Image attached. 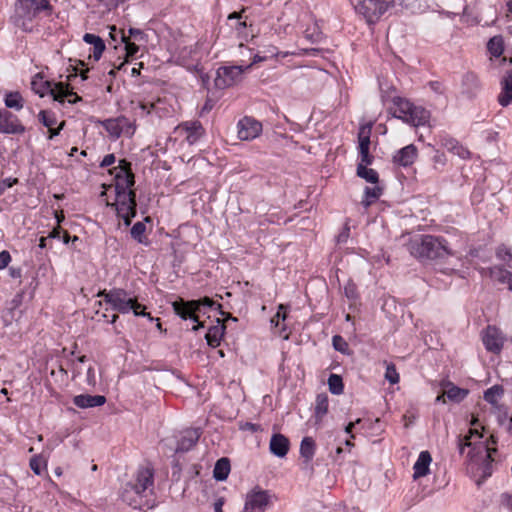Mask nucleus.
<instances>
[{
  "instance_id": "obj_57",
  "label": "nucleus",
  "mask_w": 512,
  "mask_h": 512,
  "mask_svg": "<svg viewBox=\"0 0 512 512\" xmlns=\"http://www.w3.org/2000/svg\"><path fill=\"white\" fill-rule=\"evenodd\" d=\"M47 238L52 239H60L61 238V228L60 226H56L47 236Z\"/></svg>"
},
{
  "instance_id": "obj_30",
  "label": "nucleus",
  "mask_w": 512,
  "mask_h": 512,
  "mask_svg": "<svg viewBox=\"0 0 512 512\" xmlns=\"http://www.w3.org/2000/svg\"><path fill=\"white\" fill-rule=\"evenodd\" d=\"M4 103L6 108L20 111L24 107V99L22 95L15 92H6L4 96Z\"/></svg>"
},
{
  "instance_id": "obj_38",
  "label": "nucleus",
  "mask_w": 512,
  "mask_h": 512,
  "mask_svg": "<svg viewBox=\"0 0 512 512\" xmlns=\"http://www.w3.org/2000/svg\"><path fill=\"white\" fill-rule=\"evenodd\" d=\"M196 54L197 52L192 46L184 47L179 53L178 60L181 65L189 67L193 65V61L197 60Z\"/></svg>"
},
{
  "instance_id": "obj_25",
  "label": "nucleus",
  "mask_w": 512,
  "mask_h": 512,
  "mask_svg": "<svg viewBox=\"0 0 512 512\" xmlns=\"http://www.w3.org/2000/svg\"><path fill=\"white\" fill-rule=\"evenodd\" d=\"M83 40L92 45V53L89 54V58H93L95 61H98L105 50V43L102 38L95 34L86 33L83 36Z\"/></svg>"
},
{
  "instance_id": "obj_46",
  "label": "nucleus",
  "mask_w": 512,
  "mask_h": 512,
  "mask_svg": "<svg viewBox=\"0 0 512 512\" xmlns=\"http://www.w3.org/2000/svg\"><path fill=\"white\" fill-rule=\"evenodd\" d=\"M122 41L125 44L127 57H134L139 51V46L135 43V41H130L125 32H122Z\"/></svg>"
},
{
  "instance_id": "obj_16",
  "label": "nucleus",
  "mask_w": 512,
  "mask_h": 512,
  "mask_svg": "<svg viewBox=\"0 0 512 512\" xmlns=\"http://www.w3.org/2000/svg\"><path fill=\"white\" fill-rule=\"evenodd\" d=\"M147 496L153 493L154 472L151 467H142L137 471L135 483H132Z\"/></svg>"
},
{
  "instance_id": "obj_1",
  "label": "nucleus",
  "mask_w": 512,
  "mask_h": 512,
  "mask_svg": "<svg viewBox=\"0 0 512 512\" xmlns=\"http://www.w3.org/2000/svg\"><path fill=\"white\" fill-rule=\"evenodd\" d=\"M466 453V458L471 465L478 466L483 475H491L492 453L496 452L495 448H491L487 441L483 440V434L477 429H470L469 433L459 439V452L461 455Z\"/></svg>"
},
{
  "instance_id": "obj_8",
  "label": "nucleus",
  "mask_w": 512,
  "mask_h": 512,
  "mask_svg": "<svg viewBox=\"0 0 512 512\" xmlns=\"http://www.w3.org/2000/svg\"><path fill=\"white\" fill-rule=\"evenodd\" d=\"M251 65H231L221 66L216 71L214 79L215 86L219 89H225L236 85L243 79V73L248 71Z\"/></svg>"
},
{
  "instance_id": "obj_42",
  "label": "nucleus",
  "mask_w": 512,
  "mask_h": 512,
  "mask_svg": "<svg viewBox=\"0 0 512 512\" xmlns=\"http://www.w3.org/2000/svg\"><path fill=\"white\" fill-rule=\"evenodd\" d=\"M29 465L36 475H41L47 467V460L42 455H37L30 459Z\"/></svg>"
},
{
  "instance_id": "obj_35",
  "label": "nucleus",
  "mask_w": 512,
  "mask_h": 512,
  "mask_svg": "<svg viewBox=\"0 0 512 512\" xmlns=\"http://www.w3.org/2000/svg\"><path fill=\"white\" fill-rule=\"evenodd\" d=\"M382 195V188L375 184L373 187H366L364 190V199L362 201L365 207L370 206Z\"/></svg>"
},
{
  "instance_id": "obj_39",
  "label": "nucleus",
  "mask_w": 512,
  "mask_h": 512,
  "mask_svg": "<svg viewBox=\"0 0 512 512\" xmlns=\"http://www.w3.org/2000/svg\"><path fill=\"white\" fill-rule=\"evenodd\" d=\"M146 226L143 222H136L131 228V236L138 243L147 245L148 240L145 236Z\"/></svg>"
},
{
  "instance_id": "obj_14",
  "label": "nucleus",
  "mask_w": 512,
  "mask_h": 512,
  "mask_svg": "<svg viewBox=\"0 0 512 512\" xmlns=\"http://www.w3.org/2000/svg\"><path fill=\"white\" fill-rule=\"evenodd\" d=\"M25 127L19 118L7 109H0V133L23 134Z\"/></svg>"
},
{
  "instance_id": "obj_5",
  "label": "nucleus",
  "mask_w": 512,
  "mask_h": 512,
  "mask_svg": "<svg viewBox=\"0 0 512 512\" xmlns=\"http://www.w3.org/2000/svg\"><path fill=\"white\" fill-rule=\"evenodd\" d=\"M31 85L35 93L41 97L49 93L55 101L60 103L68 102L69 104H74L81 100L75 92L70 90L68 84L62 82L52 84L48 81H43V78L39 75L33 78Z\"/></svg>"
},
{
  "instance_id": "obj_22",
  "label": "nucleus",
  "mask_w": 512,
  "mask_h": 512,
  "mask_svg": "<svg viewBox=\"0 0 512 512\" xmlns=\"http://www.w3.org/2000/svg\"><path fill=\"white\" fill-rule=\"evenodd\" d=\"M106 398L102 395H77L73 399V403L79 408L99 407L105 404Z\"/></svg>"
},
{
  "instance_id": "obj_31",
  "label": "nucleus",
  "mask_w": 512,
  "mask_h": 512,
  "mask_svg": "<svg viewBox=\"0 0 512 512\" xmlns=\"http://www.w3.org/2000/svg\"><path fill=\"white\" fill-rule=\"evenodd\" d=\"M230 472V461L227 458L219 459L213 470V477L218 481H224L227 479Z\"/></svg>"
},
{
  "instance_id": "obj_33",
  "label": "nucleus",
  "mask_w": 512,
  "mask_h": 512,
  "mask_svg": "<svg viewBox=\"0 0 512 512\" xmlns=\"http://www.w3.org/2000/svg\"><path fill=\"white\" fill-rule=\"evenodd\" d=\"M444 395L451 401L460 402L468 395V390L449 383L446 385Z\"/></svg>"
},
{
  "instance_id": "obj_15",
  "label": "nucleus",
  "mask_w": 512,
  "mask_h": 512,
  "mask_svg": "<svg viewBox=\"0 0 512 512\" xmlns=\"http://www.w3.org/2000/svg\"><path fill=\"white\" fill-rule=\"evenodd\" d=\"M176 132L185 135L186 141L192 145L203 136L204 128L197 120L186 121L176 127Z\"/></svg>"
},
{
  "instance_id": "obj_52",
  "label": "nucleus",
  "mask_w": 512,
  "mask_h": 512,
  "mask_svg": "<svg viewBox=\"0 0 512 512\" xmlns=\"http://www.w3.org/2000/svg\"><path fill=\"white\" fill-rule=\"evenodd\" d=\"M115 163V156L114 154H107L103 160L101 161V167H108Z\"/></svg>"
},
{
  "instance_id": "obj_23",
  "label": "nucleus",
  "mask_w": 512,
  "mask_h": 512,
  "mask_svg": "<svg viewBox=\"0 0 512 512\" xmlns=\"http://www.w3.org/2000/svg\"><path fill=\"white\" fill-rule=\"evenodd\" d=\"M270 451L277 457H284L289 450V440L282 434H274L270 440Z\"/></svg>"
},
{
  "instance_id": "obj_45",
  "label": "nucleus",
  "mask_w": 512,
  "mask_h": 512,
  "mask_svg": "<svg viewBox=\"0 0 512 512\" xmlns=\"http://www.w3.org/2000/svg\"><path fill=\"white\" fill-rule=\"evenodd\" d=\"M496 255L498 259L505 262L508 267L512 268V252L510 248L506 246H500L496 251Z\"/></svg>"
},
{
  "instance_id": "obj_9",
  "label": "nucleus",
  "mask_w": 512,
  "mask_h": 512,
  "mask_svg": "<svg viewBox=\"0 0 512 512\" xmlns=\"http://www.w3.org/2000/svg\"><path fill=\"white\" fill-rule=\"evenodd\" d=\"M114 205L117 215L124 220L126 226H129L136 215L135 192H118Z\"/></svg>"
},
{
  "instance_id": "obj_26",
  "label": "nucleus",
  "mask_w": 512,
  "mask_h": 512,
  "mask_svg": "<svg viewBox=\"0 0 512 512\" xmlns=\"http://www.w3.org/2000/svg\"><path fill=\"white\" fill-rule=\"evenodd\" d=\"M440 144L448 151L452 152L453 154L459 156L462 159H467L470 157L469 150L453 138L446 136L441 137Z\"/></svg>"
},
{
  "instance_id": "obj_3",
  "label": "nucleus",
  "mask_w": 512,
  "mask_h": 512,
  "mask_svg": "<svg viewBox=\"0 0 512 512\" xmlns=\"http://www.w3.org/2000/svg\"><path fill=\"white\" fill-rule=\"evenodd\" d=\"M411 254L421 259H435L450 255L447 241L442 237L423 235L410 244Z\"/></svg>"
},
{
  "instance_id": "obj_27",
  "label": "nucleus",
  "mask_w": 512,
  "mask_h": 512,
  "mask_svg": "<svg viewBox=\"0 0 512 512\" xmlns=\"http://www.w3.org/2000/svg\"><path fill=\"white\" fill-rule=\"evenodd\" d=\"M287 310H288L287 306L280 304L278 306L277 313L271 318V324L275 328H279L278 334L285 340H287L289 338V334L285 333L287 330L286 325H285V320L287 317Z\"/></svg>"
},
{
  "instance_id": "obj_63",
  "label": "nucleus",
  "mask_w": 512,
  "mask_h": 512,
  "mask_svg": "<svg viewBox=\"0 0 512 512\" xmlns=\"http://www.w3.org/2000/svg\"><path fill=\"white\" fill-rule=\"evenodd\" d=\"M11 277L13 278H19L21 276L20 269L10 268L9 270Z\"/></svg>"
},
{
  "instance_id": "obj_53",
  "label": "nucleus",
  "mask_w": 512,
  "mask_h": 512,
  "mask_svg": "<svg viewBox=\"0 0 512 512\" xmlns=\"http://www.w3.org/2000/svg\"><path fill=\"white\" fill-rule=\"evenodd\" d=\"M64 127V122H61L57 128L52 127L51 129H48L49 135L48 139H53L55 136L59 135L60 131Z\"/></svg>"
},
{
  "instance_id": "obj_54",
  "label": "nucleus",
  "mask_w": 512,
  "mask_h": 512,
  "mask_svg": "<svg viewBox=\"0 0 512 512\" xmlns=\"http://www.w3.org/2000/svg\"><path fill=\"white\" fill-rule=\"evenodd\" d=\"M429 86L435 93L442 94L444 92L443 85L438 81L430 82Z\"/></svg>"
},
{
  "instance_id": "obj_47",
  "label": "nucleus",
  "mask_w": 512,
  "mask_h": 512,
  "mask_svg": "<svg viewBox=\"0 0 512 512\" xmlns=\"http://www.w3.org/2000/svg\"><path fill=\"white\" fill-rule=\"evenodd\" d=\"M133 104V114L134 116L144 117L151 113V109L154 107L153 104L147 105L141 102Z\"/></svg>"
},
{
  "instance_id": "obj_6",
  "label": "nucleus",
  "mask_w": 512,
  "mask_h": 512,
  "mask_svg": "<svg viewBox=\"0 0 512 512\" xmlns=\"http://www.w3.org/2000/svg\"><path fill=\"white\" fill-rule=\"evenodd\" d=\"M215 305L216 303L208 297H204L203 299L200 300L191 301H184L183 299H180L179 301H175L172 303L173 310L179 317H181L184 320L189 318L197 323V325L193 326L194 331H197L204 326L203 323L200 322L198 319V313L201 312L202 308H212Z\"/></svg>"
},
{
  "instance_id": "obj_50",
  "label": "nucleus",
  "mask_w": 512,
  "mask_h": 512,
  "mask_svg": "<svg viewBox=\"0 0 512 512\" xmlns=\"http://www.w3.org/2000/svg\"><path fill=\"white\" fill-rule=\"evenodd\" d=\"M11 261V256L8 251L0 252V270L6 268Z\"/></svg>"
},
{
  "instance_id": "obj_28",
  "label": "nucleus",
  "mask_w": 512,
  "mask_h": 512,
  "mask_svg": "<svg viewBox=\"0 0 512 512\" xmlns=\"http://www.w3.org/2000/svg\"><path fill=\"white\" fill-rule=\"evenodd\" d=\"M225 326L221 323L220 319H217V325H214L208 329L206 333L207 344L213 348L218 347L224 335Z\"/></svg>"
},
{
  "instance_id": "obj_51",
  "label": "nucleus",
  "mask_w": 512,
  "mask_h": 512,
  "mask_svg": "<svg viewBox=\"0 0 512 512\" xmlns=\"http://www.w3.org/2000/svg\"><path fill=\"white\" fill-rule=\"evenodd\" d=\"M101 4H103L106 9L111 10L117 7L120 3H123L125 0H97Z\"/></svg>"
},
{
  "instance_id": "obj_58",
  "label": "nucleus",
  "mask_w": 512,
  "mask_h": 512,
  "mask_svg": "<svg viewBox=\"0 0 512 512\" xmlns=\"http://www.w3.org/2000/svg\"><path fill=\"white\" fill-rule=\"evenodd\" d=\"M345 295L349 299H354L356 297L355 287L353 285L345 287Z\"/></svg>"
},
{
  "instance_id": "obj_13",
  "label": "nucleus",
  "mask_w": 512,
  "mask_h": 512,
  "mask_svg": "<svg viewBox=\"0 0 512 512\" xmlns=\"http://www.w3.org/2000/svg\"><path fill=\"white\" fill-rule=\"evenodd\" d=\"M271 502V495L268 491L258 487L252 489L246 495L244 509L255 512L265 509Z\"/></svg>"
},
{
  "instance_id": "obj_44",
  "label": "nucleus",
  "mask_w": 512,
  "mask_h": 512,
  "mask_svg": "<svg viewBox=\"0 0 512 512\" xmlns=\"http://www.w3.org/2000/svg\"><path fill=\"white\" fill-rule=\"evenodd\" d=\"M385 379L390 384H397L400 380L399 373L396 370V367L392 363L386 364V371H385Z\"/></svg>"
},
{
  "instance_id": "obj_29",
  "label": "nucleus",
  "mask_w": 512,
  "mask_h": 512,
  "mask_svg": "<svg viewBox=\"0 0 512 512\" xmlns=\"http://www.w3.org/2000/svg\"><path fill=\"white\" fill-rule=\"evenodd\" d=\"M498 102L503 107L512 104V75H508L504 80L502 92L498 96Z\"/></svg>"
},
{
  "instance_id": "obj_32",
  "label": "nucleus",
  "mask_w": 512,
  "mask_h": 512,
  "mask_svg": "<svg viewBox=\"0 0 512 512\" xmlns=\"http://www.w3.org/2000/svg\"><path fill=\"white\" fill-rule=\"evenodd\" d=\"M487 50L492 57L498 58L504 52V39L501 35H495L489 39Z\"/></svg>"
},
{
  "instance_id": "obj_41",
  "label": "nucleus",
  "mask_w": 512,
  "mask_h": 512,
  "mask_svg": "<svg viewBox=\"0 0 512 512\" xmlns=\"http://www.w3.org/2000/svg\"><path fill=\"white\" fill-rule=\"evenodd\" d=\"M328 411V397L325 394H320L316 398L315 416L321 420Z\"/></svg>"
},
{
  "instance_id": "obj_10",
  "label": "nucleus",
  "mask_w": 512,
  "mask_h": 512,
  "mask_svg": "<svg viewBox=\"0 0 512 512\" xmlns=\"http://www.w3.org/2000/svg\"><path fill=\"white\" fill-rule=\"evenodd\" d=\"M103 127L115 138L121 135L132 137L136 131L135 121H131L125 116L107 119L103 122Z\"/></svg>"
},
{
  "instance_id": "obj_64",
  "label": "nucleus",
  "mask_w": 512,
  "mask_h": 512,
  "mask_svg": "<svg viewBox=\"0 0 512 512\" xmlns=\"http://www.w3.org/2000/svg\"><path fill=\"white\" fill-rule=\"evenodd\" d=\"M360 422V419H357L356 422H350L346 427H345V432L347 434H350L352 432V429L354 428L355 424L356 423H359Z\"/></svg>"
},
{
  "instance_id": "obj_43",
  "label": "nucleus",
  "mask_w": 512,
  "mask_h": 512,
  "mask_svg": "<svg viewBox=\"0 0 512 512\" xmlns=\"http://www.w3.org/2000/svg\"><path fill=\"white\" fill-rule=\"evenodd\" d=\"M38 117L40 122L48 129H51L57 124V118L53 112L41 110Z\"/></svg>"
},
{
  "instance_id": "obj_18",
  "label": "nucleus",
  "mask_w": 512,
  "mask_h": 512,
  "mask_svg": "<svg viewBox=\"0 0 512 512\" xmlns=\"http://www.w3.org/2000/svg\"><path fill=\"white\" fill-rule=\"evenodd\" d=\"M485 348L493 353H499L503 347V337L496 327L488 326L483 335Z\"/></svg>"
},
{
  "instance_id": "obj_62",
  "label": "nucleus",
  "mask_w": 512,
  "mask_h": 512,
  "mask_svg": "<svg viewBox=\"0 0 512 512\" xmlns=\"http://www.w3.org/2000/svg\"><path fill=\"white\" fill-rule=\"evenodd\" d=\"M55 218H56V221H57V226H60L61 222L65 218L63 211L55 212Z\"/></svg>"
},
{
  "instance_id": "obj_4",
  "label": "nucleus",
  "mask_w": 512,
  "mask_h": 512,
  "mask_svg": "<svg viewBox=\"0 0 512 512\" xmlns=\"http://www.w3.org/2000/svg\"><path fill=\"white\" fill-rule=\"evenodd\" d=\"M393 116L412 126H424L429 123L430 112L410 101L395 97L393 99Z\"/></svg>"
},
{
  "instance_id": "obj_40",
  "label": "nucleus",
  "mask_w": 512,
  "mask_h": 512,
  "mask_svg": "<svg viewBox=\"0 0 512 512\" xmlns=\"http://www.w3.org/2000/svg\"><path fill=\"white\" fill-rule=\"evenodd\" d=\"M329 391L334 395H340L344 391L342 377L337 374H331L328 378Z\"/></svg>"
},
{
  "instance_id": "obj_2",
  "label": "nucleus",
  "mask_w": 512,
  "mask_h": 512,
  "mask_svg": "<svg viewBox=\"0 0 512 512\" xmlns=\"http://www.w3.org/2000/svg\"><path fill=\"white\" fill-rule=\"evenodd\" d=\"M98 297H101L105 303L111 306L112 310L118 313L129 314L133 312L135 316H143L151 321L154 320L150 313L145 312L146 307L138 302L137 297L125 289L102 290L98 293Z\"/></svg>"
},
{
  "instance_id": "obj_7",
  "label": "nucleus",
  "mask_w": 512,
  "mask_h": 512,
  "mask_svg": "<svg viewBox=\"0 0 512 512\" xmlns=\"http://www.w3.org/2000/svg\"><path fill=\"white\" fill-rule=\"evenodd\" d=\"M393 2L394 0H350L355 11L370 24L377 22Z\"/></svg>"
},
{
  "instance_id": "obj_11",
  "label": "nucleus",
  "mask_w": 512,
  "mask_h": 512,
  "mask_svg": "<svg viewBox=\"0 0 512 512\" xmlns=\"http://www.w3.org/2000/svg\"><path fill=\"white\" fill-rule=\"evenodd\" d=\"M262 133V123L253 117L245 116L237 123L238 138L242 141H251Z\"/></svg>"
},
{
  "instance_id": "obj_19",
  "label": "nucleus",
  "mask_w": 512,
  "mask_h": 512,
  "mask_svg": "<svg viewBox=\"0 0 512 512\" xmlns=\"http://www.w3.org/2000/svg\"><path fill=\"white\" fill-rule=\"evenodd\" d=\"M370 127H361L358 133V151L360 162L371 164L373 157L369 154Z\"/></svg>"
},
{
  "instance_id": "obj_60",
  "label": "nucleus",
  "mask_w": 512,
  "mask_h": 512,
  "mask_svg": "<svg viewBox=\"0 0 512 512\" xmlns=\"http://www.w3.org/2000/svg\"><path fill=\"white\" fill-rule=\"evenodd\" d=\"M501 274V277H500V280L502 282H506V281H509L511 278H512V273L506 271V270H502L500 268H497Z\"/></svg>"
},
{
  "instance_id": "obj_21",
  "label": "nucleus",
  "mask_w": 512,
  "mask_h": 512,
  "mask_svg": "<svg viewBox=\"0 0 512 512\" xmlns=\"http://www.w3.org/2000/svg\"><path fill=\"white\" fill-rule=\"evenodd\" d=\"M432 457L429 451H421L413 465V479L425 477L430 473Z\"/></svg>"
},
{
  "instance_id": "obj_49",
  "label": "nucleus",
  "mask_w": 512,
  "mask_h": 512,
  "mask_svg": "<svg viewBox=\"0 0 512 512\" xmlns=\"http://www.w3.org/2000/svg\"><path fill=\"white\" fill-rule=\"evenodd\" d=\"M500 502L503 507L512 512V495L509 493H503L500 497Z\"/></svg>"
},
{
  "instance_id": "obj_55",
  "label": "nucleus",
  "mask_w": 512,
  "mask_h": 512,
  "mask_svg": "<svg viewBox=\"0 0 512 512\" xmlns=\"http://www.w3.org/2000/svg\"><path fill=\"white\" fill-rule=\"evenodd\" d=\"M433 161L436 164L445 165L446 163V157L443 153L436 152V154L433 157Z\"/></svg>"
},
{
  "instance_id": "obj_59",
  "label": "nucleus",
  "mask_w": 512,
  "mask_h": 512,
  "mask_svg": "<svg viewBox=\"0 0 512 512\" xmlns=\"http://www.w3.org/2000/svg\"><path fill=\"white\" fill-rule=\"evenodd\" d=\"M87 381L90 385L95 383V370L93 367H89L87 370Z\"/></svg>"
},
{
  "instance_id": "obj_24",
  "label": "nucleus",
  "mask_w": 512,
  "mask_h": 512,
  "mask_svg": "<svg viewBox=\"0 0 512 512\" xmlns=\"http://www.w3.org/2000/svg\"><path fill=\"white\" fill-rule=\"evenodd\" d=\"M417 157V148L413 145H407L400 149L394 156V161L403 167L410 166Z\"/></svg>"
},
{
  "instance_id": "obj_17",
  "label": "nucleus",
  "mask_w": 512,
  "mask_h": 512,
  "mask_svg": "<svg viewBox=\"0 0 512 512\" xmlns=\"http://www.w3.org/2000/svg\"><path fill=\"white\" fill-rule=\"evenodd\" d=\"M122 499L134 508H141L143 505L148 504V496L130 483L124 488Z\"/></svg>"
},
{
  "instance_id": "obj_37",
  "label": "nucleus",
  "mask_w": 512,
  "mask_h": 512,
  "mask_svg": "<svg viewBox=\"0 0 512 512\" xmlns=\"http://www.w3.org/2000/svg\"><path fill=\"white\" fill-rule=\"evenodd\" d=\"M300 454L306 460H311L315 454V442L311 437H304L300 444Z\"/></svg>"
},
{
  "instance_id": "obj_20",
  "label": "nucleus",
  "mask_w": 512,
  "mask_h": 512,
  "mask_svg": "<svg viewBox=\"0 0 512 512\" xmlns=\"http://www.w3.org/2000/svg\"><path fill=\"white\" fill-rule=\"evenodd\" d=\"M200 437L199 429H187L183 431L177 443L175 452H187L196 445Z\"/></svg>"
},
{
  "instance_id": "obj_34",
  "label": "nucleus",
  "mask_w": 512,
  "mask_h": 512,
  "mask_svg": "<svg viewBox=\"0 0 512 512\" xmlns=\"http://www.w3.org/2000/svg\"><path fill=\"white\" fill-rule=\"evenodd\" d=\"M367 165L368 164L359 162L357 165V175L365 179L367 182L377 184L379 179L377 171L371 168H367Z\"/></svg>"
},
{
  "instance_id": "obj_61",
  "label": "nucleus",
  "mask_w": 512,
  "mask_h": 512,
  "mask_svg": "<svg viewBox=\"0 0 512 512\" xmlns=\"http://www.w3.org/2000/svg\"><path fill=\"white\" fill-rule=\"evenodd\" d=\"M75 74L74 76H77L78 73L81 76L82 80H86L88 78L87 73L89 69H79L78 66L74 68Z\"/></svg>"
},
{
  "instance_id": "obj_36",
  "label": "nucleus",
  "mask_w": 512,
  "mask_h": 512,
  "mask_svg": "<svg viewBox=\"0 0 512 512\" xmlns=\"http://www.w3.org/2000/svg\"><path fill=\"white\" fill-rule=\"evenodd\" d=\"M504 390L500 385H494L484 392V400L491 405H496L503 396Z\"/></svg>"
},
{
  "instance_id": "obj_48",
  "label": "nucleus",
  "mask_w": 512,
  "mask_h": 512,
  "mask_svg": "<svg viewBox=\"0 0 512 512\" xmlns=\"http://www.w3.org/2000/svg\"><path fill=\"white\" fill-rule=\"evenodd\" d=\"M127 37L129 38V40L132 38L135 42H146V34L142 30L137 28H130L128 30Z\"/></svg>"
},
{
  "instance_id": "obj_56",
  "label": "nucleus",
  "mask_w": 512,
  "mask_h": 512,
  "mask_svg": "<svg viewBox=\"0 0 512 512\" xmlns=\"http://www.w3.org/2000/svg\"><path fill=\"white\" fill-rule=\"evenodd\" d=\"M225 501H224V498L223 497H220L218 498L215 502H214V512H223V505H224Z\"/></svg>"
},
{
  "instance_id": "obj_12",
  "label": "nucleus",
  "mask_w": 512,
  "mask_h": 512,
  "mask_svg": "<svg viewBox=\"0 0 512 512\" xmlns=\"http://www.w3.org/2000/svg\"><path fill=\"white\" fill-rule=\"evenodd\" d=\"M115 174V192H134L132 186L134 185V175L131 172L130 164L126 161H121L120 165L116 168Z\"/></svg>"
}]
</instances>
